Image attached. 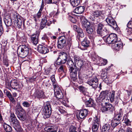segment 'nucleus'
<instances>
[{
	"label": "nucleus",
	"mask_w": 132,
	"mask_h": 132,
	"mask_svg": "<svg viewBox=\"0 0 132 132\" xmlns=\"http://www.w3.org/2000/svg\"><path fill=\"white\" fill-rule=\"evenodd\" d=\"M100 21L99 19H96V21L91 22V23L94 27H97V32L98 34L101 36H105L108 33V31L106 28L103 29L104 25L102 23H99Z\"/></svg>",
	"instance_id": "f257e3e1"
},
{
	"label": "nucleus",
	"mask_w": 132,
	"mask_h": 132,
	"mask_svg": "<svg viewBox=\"0 0 132 132\" xmlns=\"http://www.w3.org/2000/svg\"><path fill=\"white\" fill-rule=\"evenodd\" d=\"M29 52L28 47L25 45L20 46L17 50L18 54L20 57L22 58L26 57L27 55Z\"/></svg>",
	"instance_id": "f03ea898"
},
{
	"label": "nucleus",
	"mask_w": 132,
	"mask_h": 132,
	"mask_svg": "<svg viewBox=\"0 0 132 132\" xmlns=\"http://www.w3.org/2000/svg\"><path fill=\"white\" fill-rule=\"evenodd\" d=\"M42 114L45 119L49 118L51 114V106L50 102H47L42 111Z\"/></svg>",
	"instance_id": "7ed1b4c3"
},
{
	"label": "nucleus",
	"mask_w": 132,
	"mask_h": 132,
	"mask_svg": "<svg viewBox=\"0 0 132 132\" xmlns=\"http://www.w3.org/2000/svg\"><path fill=\"white\" fill-rule=\"evenodd\" d=\"M67 56L66 52H60L59 53L58 57L55 63L58 65L65 63L67 60Z\"/></svg>",
	"instance_id": "20e7f679"
},
{
	"label": "nucleus",
	"mask_w": 132,
	"mask_h": 132,
	"mask_svg": "<svg viewBox=\"0 0 132 132\" xmlns=\"http://www.w3.org/2000/svg\"><path fill=\"white\" fill-rule=\"evenodd\" d=\"M14 109L16 111L17 116L18 118L20 120L24 121L25 119L23 117V115L26 114L25 111L19 104H18L15 107Z\"/></svg>",
	"instance_id": "39448f33"
},
{
	"label": "nucleus",
	"mask_w": 132,
	"mask_h": 132,
	"mask_svg": "<svg viewBox=\"0 0 132 132\" xmlns=\"http://www.w3.org/2000/svg\"><path fill=\"white\" fill-rule=\"evenodd\" d=\"M12 20L15 26L19 28H20L22 24L23 18L18 14H14L12 17Z\"/></svg>",
	"instance_id": "423d86ee"
},
{
	"label": "nucleus",
	"mask_w": 132,
	"mask_h": 132,
	"mask_svg": "<svg viewBox=\"0 0 132 132\" xmlns=\"http://www.w3.org/2000/svg\"><path fill=\"white\" fill-rule=\"evenodd\" d=\"M101 104H102V107L101 108V110L102 112H108L112 113L114 110V107L110 104L105 102V105H104L102 104L103 103L101 102Z\"/></svg>",
	"instance_id": "0eeeda50"
},
{
	"label": "nucleus",
	"mask_w": 132,
	"mask_h": 132,
	"mask_svg": "<svg viewBox=\"0 0 132 132\" xmlns=\"http://www.w3.org/2000/svg\"><path fill=\"white\" fill-rule=\"evenodd\" d=\"M102 14V11H95L93 12L92 15H91L88 17V19L91 22H93L94 21H96V19L97 18H100Z\"/></svg>",
	"instance_id": "6e6552de"
},
{
	"label": "nucleus",
	"mask_w": 132,
	"mask_h": 132,
	"mask_svg": "<svg viewBox=\"0 0 132 132\" xmlns=\"http://www.w3.org/2000/svg\"><path fill=\"white\" fill-rule=\"evenodd\" d=\"M73 58L74 63L76 65L77 64L78 67L80 68V70L84 67V62L79 56L74 55Z\"/></svg>",
	"instance_id": "1a4fd4ad"
},
{
	"label": "nucleus",
	"mask_w": 132,
	"mask_h": 132,
	"mask_svg": "<svg viewBox=\"0 0 132 132\" xmlns=\"http://www.w3.org/2000/svg\"><path fill=\"white\" fill-rule=\"evenodd\" d=\"M110 99L111 102L115 101V103H118L120 99V95L118 93H117L115 91L113 90L110 96Z\"/></svg>",
	"instance_id": "9d476101"
},
{
	"label": "nucleus",
	"mask_w": 132,
	"mask_h": 132,
	"mask_svg": "<svg viewBox=\"0 0 132 132\" xmlns=\"http://www.w3.org/2000/svg\"><path fill=\"white\" fill-rule=\"evenodd\" d=\"M67 38L65 36H62L60 37L58 42L57 47L58 48L62 49L65 47L67 45Z\"/></svg>",
	"instance_id": "9b49d317"
},
{
	"label": "nucleus",
	"mask_w": 132,
	"mask_h": 132,
	"mask_svg": "<svg viewBox=\"0 0 132 132\" xmlns=\"http://www.w3.org/2000/svg\"><path fill=\"white\" fill-rule=\"evenodd\" d=\"M106 21L108 24L113 29H116L117 28V26L116 23L111 15H110L108 16L106 19Z\"/></svg>",
	"instance_id": "f8f14e48"
},
{
	"label": "nucleus",
	"mask_w": 132,
	"mask_h": 132,
	"mask_svg": "<svg viewBox=\"0 0 132 132\" xmlns=\"http://www.w3.org/2000/svg\"><path fill=\"white\" fill-rule=\"evenodd\" d=\"M9 121L10 124L13 127H15L19 126V123L18 121L16 119L14 113H11L9 119Z\"/></svg>",
	"instance_id": "ddd939ff"
},
{
	"label": "nucleus",
	"mask_w": 132,
	"mask_h": 132,
	"mask_svg": "<svg viewBox=\"0 0 132 132\" xmlns=\"http://www.w3.org/2000/svg\"><path fill=\"white\" fill-rule=\"evenodd\" d=\"M117 35L114 33L110 34L106 38V42L109 44H113L117 41Z\"/></svg>",
	"instance_id": "4468645a"
},
{
	"label": "nucleus",
	"mask_w": 132,
	"mask_h": 132,
	"mask_svg": "<svg viewBox=\"0 0 132 132\" xmlns=\"http://www.w3.org/2000/svg\"><path fill=\"white\" fill-rule=\"evenodd\" d=\"M108 94V92L106 91H103L101 92L100 93L99 97L96 99V102H105V100H106V96Z\"/></svg>",
	"instance_id": "2eb2a0df"
},
{
	"label": "nucleus",
	"mask_w": 132,
	"mask_h": 132,
	"mask_svg": "<svg viewBox=\"0 0 132 132\" xmlns=\"http://www.w3.org/2000/svg\"><path fill=\"white\" fill-rule=\"evenodd\" d=\"M88 113V111L87 110L84 109L80 110L78 112L77 116L79 117L81 119H84L87 116Z\"/></svg>",
	"instance_id": "dca6fc26"
},
{
	"label": "nucleus",
	"mask_w": 132,
	"mask_h": 132,
	"mask_svg": "<svg viewBox=\"0 0 132 132\" xmlns=\"http://www.w3.org/2000/svg\"><path fill=\"white\" fill-rule=\"evenodd\" d=\"M87 83L92 86L93 88H95L98 86V79L96 77H94L88 81Z\"/></svg>",
	"instance_id": "f3484780"
},
{
	"label": "nucleus",
	"mask_w": 132,
	"mask_h": 132,
	"mask_svg": "<svg viewBox=\"0 0 132 132\" xmlns=\"http://www.w3.org/2000/svg\"><path fill=\"white\" fill-rule=\"evenodd\" d=\"M52 23V21H51L50 20H47L46 17L45 16L42 19L41 22L40 28L41 29H42L44 28L46 25L49 26Z\"/></svg>",
	"instance_id": "a211bd4d"
},
{
	"label": "nucleus",
	"mask_w": 132,
	"mask_h": 132,
	"mask_svg": "<svg viewBox=\"0 0 132 132\" xmlns=\"http://www.w3.org/2000/svg\"><path fill=\"white\" fill-rule=\"evenodd\" d=\"M39 34V32L37 31L31 36V41L34 45H36L38 42Z\"/></svg>",
	"instance_id": "6ab92c4d"
},
{
	"label": "nucleus",
	"mask_w": 132,
	"mask_h": 132,
	"mask_svg": "<svg viewBox=\"0 0 132 132\" xmlns=\"http://www.w3.org/2000/svg\"><path fill=\"white\" fill-rule=\"evenodd\" d=\"M55 94L56 97L58 99H61L63 97V95L59 87L54 88Z\"/></svg>",
	"instance_id": "aec40b11"
},
{
	"label": "nucleus",
	"mask_w": 132,
	"mask_h": 132,
	"mask_svg": "<svg viewBox=\"0 0 132 132\" xmlns=\"http://www.w3.org/2000/svg\"><path fill=\"white\" fill-rule=\"evenodd\" d=\"M38 52L42 54H45L49 52L48 49L44 46L40 45L37 49Z\"/></svg>",
	"instance_id": "412c9836"
},
{
	"label": "nucleus",
	"mask_w": 132,
	"mask_h": 132,
	"mask_svg": "<svg viewBox=\"0 0 132 132\" xmlns=\"http://www.w3.org/2000/svg\"><path fill=\"white\" fill-rule=\"evenodd\" d=\"M76 68H72V69H69V71L70 72V76L72 78H75L77 76V71H78L80 69V68L78 67H77Z\"/></svg>",
	"instance_id": "4be33fe9"
},
{
	"label": "nucleus",
	"mask_w": 132,
	"mask_h": 132,
	"mask_svg": "<svg viewBox=\"0 0 132 132\" xmlns=\"http://www.w3.org/2000/svg\"><path fill=\"white\" fill-rule=\"evenodd\" d=\"M34 96L36 98L39 99L44 98L45 95L43 92L41 90H37L34 93Z\"/></svg>",
	"instance_id": "5701e85b"
},
{
	"label": "nucleus",
	"mask_w": 132,
	"mask_h": 132,
	"mask_svg": "<svg viewBox=\"0 0 132 132\" xmlns=\"http://www.w3.org/2000/svg\"><path fill=\"white\" fill-rule=\"evenodd\" d=\"M112 46L117 50H119V49L122 47V44L121 41H117L113 44Z\"/></svg>",
	"instance_id": "b1692460"
},
{
	"label": "nucleus",
	"mask_w": 132,
	"mask_h": 132,
	"mask_svg": "<svg viewBox=\"0 0 132 132\" xmlns=\"http://www.w3.org/2000/svg\"><path fill=\"white\" fill-rule=\"evenodd\" d=\"M120 119L114 117L112 120L111 125L112 127L114 128L120 124Z\"/></svg>",
	"instance_id": "393cba45"
},
{
	"label": "nucleus",
	"mask_w": 132,
	"mask_h": 132,
	"mask_svg": "<svg viewBox=\"0 0 132 132\" xmlns=\"http://www.w3.org/2000/svg\"><path fill=\"white\" fill-rule=\"evenodd\" d=\"M11 85L12 88L14 89H17L19 88V83L18 81L15 80H12L11 81Z\"/></svg>",
	"instance_id": "a878e982"
},
{
	"label": "nucleus",
	"mask_w": 132,
	"mask_h": 132,
	"mask_svg": "<svg viewBox=\"0 0 132 132\" xmlns=\"http://www.w3.org/2000/svg\"><path fill=\"white\" fill-rule=\"evenodd\" d=\"M85 7L84 6H80L76 7L73 11L74 13L77 14L82 13L84 10Z\"/></svg>",
	"instance_id": "bb28decb"
},
{
	"label": "nucleus",
	"mask_w": 132,
	"mask_h": 132,
	"mask_svg": "<svg viewBox=\"0 0 132 132\" xmlns=\"http://www.w3.org/2000/svg\"><path fill=\"white\" fill-rule=\"evenodd\" d=\"M82 27L84 29H86L88 27L90 26V23L85 19H83L82 21Z\"/></svg>",
	"instance_id": "cd10ccee"
},
{
	"label": "nucleus",
	"mask_w": 132,
	"mask_h": 132,
	"mask_svg": "<svg viewBox=\"0 0 132 132\" xmlns=\"http://www.w3.org/2000/svg\"><path fill=\"white\" fill-rule=\"evenodd\" d=\"M4 21L6 26L8 27L11 26L12 23V19L10 16L6 17Z\"/></svg>",
	"instance_id": "c85d7f7f"
},
{
	"label": "nucleus",
	"mask_w": 132,
	"mask_h": 132,
	"mask_svg": "<svg viewBox=\"0 0 132 132\" xmlns=\"http://www.w3.org/2000/svg\"><path fill=\"white\" fill-rule=\"evenodd\" d=\"M4 93L5 94L6 96L9 97L10 100L12 102L15 101L14 98L13 97L11 93L7 90L5 89L4 90Z\"/></svg>",
	"instance_id": "c756f323"
},
{
	"label": "nucleus",
	"mask_w": 132,
	"mask_h": 132,
	"mask_svg": "<svg viewBox=\"0 0 132 132\" xmlns=\"http://www.w3.org/2000/svg\"><path fill=\"white\" fill-rule=\"evenodd\" d=\"M78 88L80 91L84 95H88V94L87 92V88L82 86H80L78 87Z\"/></svg>",
	"instance_id": "7c9ffc66"
},
{
	"label": "nucleus",
	"mask_w": 132,
	"mask_h": 132,
	"mask_svg": "<svg viewBox=\"0 0 132 132\" xmlns=\"http://www.w3.org/2000/svg\"><path fill=\"white\" fill-rule=\"evenodd\" d=\"M110 126L108 123H106L103 126L102 131L103 132H109Z\"/></svg>",
	"instance_id": "2f4dec72"
},
{
	"label": "nucleus",
	"mask_w": 132,
	"mask_h": 132,
	"mask_svg": "<svg viewBox=\"0 0 132 132\" xmlns=\"http://www.w3.org/2000/svg\"><path fill=\"white\" fill-rule=\"evenodd\" d=\"M81 44L82 46L84 47H88L89 45L90 42L86 38H85L81 42Z\"/></svg>",
	"instance_id": "473e14b6"
},
{
	"label": "nucleus",
	"mask_w": 132,
	"mask_h": 132,
	"mask_svg": "<svg viewBox=\"0 0 132 132\" xmlns=\"http://www.w3.org/2000/svg\"><path fill=\"white\" fill-rule=\"evenodd\" d=\"M85 102L86 106L88 107H92L94 104L93 100L91 98L86 101Z\"/></svg>",
	"instance_id": "72a5a7b5"
},
{
	"label": "nucleus",
	"mask_w": 132,
	"mask_h": 132,
	"mask_svg": "<svg viewBox=\"0 0 132 132\" xmlns=\"http://www.w3.org/2000/svg\"><path fill=\"white\" fill-rule=\"evenodd\" d=\"M51 80L52 82L53 85L54 87V88L56 87H59L56 81L54 75H53L51 77Z\"/></svg>",
	"instance_id": "f704fd0d"
},
{
	"label": "nucleus",
	"mask_w": 132,
	"mask_h": 132,
	"mask_svg": "<svg viewBox=\"0 0 132 132\" xmlns=\"http://www.w3.org/2000/svg\"><path fill=\"white\" fill-rule=\"evenodd\" d=\"M70 2L73 6H76L79 4L80 0H70Z\"/></svg>",
	"instance_id": "c9c22d12"
},
{
	"label": "nucleus",
	"mask_w": 132,
	"mask_h": 132,
	"mask_svg": "<svg viewBox=\"0 0 132 132\" xmlns=\"http://www.w3.org/2000/svg\"><path fill=\"white\" fill-rule=\"evenodd\" d=\"M113 81V80H112V77H108L107 78L104 80V81L108 85L112 83Z\"/></svg>",
	"instance_id": "e433bc0d"
},
{
	"label": "nucleus",
	"mask_w": 132,
	"mask_h": 132,
	"mask_svg": "<svg viewBox=\"0 0 132 132\" xmlns=\"http://www.w3.org/2000/svg\"><path fill=\"white\" fill-rule=\"evenodd\" d=\"M42 10H39L38 12L36 15H35L34 16V18L36 22L40 18L41 15V13Z\"/></svg>",
	"instance_id": "4c0bfd02"
},
{
	"label": "nucleus",
	"mask_w": 132,
	"mask_h": 132,
	"mask_svg": "<svg viewBox=\"0 0 132 132\" xmlns=\"http://www.w3.org/2000/svg\"><path fill=\"white\" fill-rule=\"evenodd\" d=\"M67 63L69 66V69L73 68V66L74 65V63L72 60H68L67 61Z\"/></svg>",
	"instance_id": "58836bf2"
},
{
	"label": "nucleus",
	"mask_w": 132,
	"mask_h": 132,
	"mask_svg": "<svg viewBox=\"0 0 132 132\" xmlns=\"http://www.w3.org/2000/svg\"><path fill=\"white\" fill-rule=\"evenodd\" d=\"M99 125L97 123H96V124L92 123V129L93 132H95L97 131Z\"/></svg>",
	"instance_id": "ea45409f"
},
{
	"label": "nucleus",
	"mask_w": 132,
	"mask_h": 132,
	"mask_svg": "<svg viewBox=\"0 0 132 132\" xmlns=\"http://www.w3.org/2000/svg\"><path fill=\"white\" fill-rule=\"evenodd\" d=\"M4 128L5 130L7 132H11L12 131V129L11 127L9 125L7 124H5L4 125Z\"/></svg>",
	"instance_id": "a19ab883"
},
{
	"label": "nucleus",
	"mask_w": 132,
	"mask_h": 132,
	"mask_svg": "<svg viewBox=\"0 0 132 132\" xmlns=\"http://www.w3.org/2000/svg\"><path fill=\"white\" fill-rule=\"evenodd\" d=\"M54 127H45L44 130L47 132H53L54 130Z\"/></svg>",
	"instance_id": "79ce46f5"
},
{
	"label": "nucleus",
	"mask_w": 132,
	"mask_h": 132,
	"mask_svg": "<svg viewBox=\"0 0 132 132\" xmlns=\"http://www.w3.org/2000/svg\"><path fill=\"white\" fill-rule=\"evenodd\" d=\"M72 45V42L71 40V37L68 38L67 42V45L69 48H70Z\"/></svg>",
	"instance_id": "37998d69"
},
{
	"label": "nucleus",
	"mask_w": 132,
	"mask_h": 132,
	"mask_svg": "<svg viewBox=\"0 0 132 132\" xmlns=\"http://www.w3.org/2000/svg\"><path fill=\"white\" fill-rule=\"evenodd\" d=\"M77 32L79 36L81 37H83L84 36V34L83 33L82 30L80 28H78V29L76 31Z\"/></svg>",
	"instance_id": "c03bdc74"
},
{
	"label": "nucleus",
	"mask_w": 132,
	"mask_h": 132,
	"mask_svg": "<svg viewBox=\"0 0 132 132\" xmlns=\"http://www.w3.org/2000/svg\"><path fill=\"white\" fill-rule=\"evenodd\" d=\"M93 123H97L99 124L100 123V119L97 117L96 116L93 119Z\"/></svg>",
	"instance_id": "a18cd8bd"
},
{
	"label": "nucleus",
	"mask_w": 132,
	"mask_h": 132,
	"mask_svg": "<svg viewBox=\"0 0 132 132\" xmlns=\"http://www.w3.org/2000/svg\"><path fill=\"white\" fill-rule=\"evenodd\" d=\"M122 109H121L120 110V111L119 112V113L117 114L116 116V117L118 118V119H120V120L121 119L123 116V112L121 111Z\"/></svg>",
	"instance_id": "49530a36"
},
{
	"label": "nucleus",
	"mask_w": 132,
	"mask_h": 132,
	"mask_svg": "<svg viewBox=\"0 0 132 132\" xmlns=\"http://www.w3.org/2000/svg\"><path fill=\"white\" fill-rule=\"evenodd\" d=\"M65 66L64 65H61L58 69V70L59 72H65Z\"/></svg>",
	"instance_id": "de8ad7c7"
},
{
	"label": "nucleus",
	"mask_w": 132,
	"mask_h": 132,
	"mask_svg": "<svg viewBox=\"0 0 132 132\" xmlns=\"http://www.w3.org/2000/svg\"><path fill=\"white\" fill-rule=\"evenodd\" d=\"M3 63L4 65L7 67L9 65L8 61L6 57H4L3 60Z\"/></svg>",
	"instance_id": "09e8293b"
},
{
	"label": "nucleus",
	"mask_w": 132,
	"mask_h": 132,
	"mask_svg": "<svg viewBox=\"0 0 132 132\" xmlns=\"http://www.w3.org/2000/svg\"><path fill=\"white\" fill-rule=\"evenodd\" d=\"M125 124L127 126H130L131 125V121L128 119L127 118L125 119Z\"/></svg>",
	"instance_id": "8fccbe9b"
},
{
	"label": "nucleus",
	"mask_w": 132,
	"mask_h": 132,
	"mask_svg": "<svg viewBox=\"0 0 132 132\" xmlns=\"http://www.w3.org/2000/svg\"><path fill=\"white\" fill-rule=\"evenodd\" d=\"M24 35L22 32H17L16 35V37L17 38L20 39L22 38L24 36Z\"/></svg>",
	"instance_id": "3c124183"
},
{
	"label": "nucleus",
	"mask_w": 132,
	"mask_h": 132,
	"mask_svg": "<svg viewBox=\"0 0 132 132\" xmlns=\"http://www.w3.org/2000/svg\"><path fill=\"white\" fill-rule=\"evenodd\" d=\"M101 76L103 81L108 77L107 76V73L104 72H102L101 74Z\"/></svg>",
	"instance_id": "603ef678"
},
{
	"label": "nucleus",
	"mask_w": 132,
	"mask_h": 132,
	"mask_svg": "<svg viewBox=\"0 0 132 132\" xmlns=\"http://www.w3.org/2000/svg\"><path fill=\"white\" fill-rule=\"evenodd\" d=\"M86 31L89 34H91L93 32V30L92 28L90 27H88L86 29Z\"/></svg>",
	"instance_id": "864d4df0"
},
{
	"label": "nucleus",
	"mask_w": 132,
	"mask_h": 132,
	"mask_svg": "<svg viewBox=\"0 0 132 132\" xmlns=\"http://www.w3.org/2000/svg\"><path fill=\"white\" fill-rule=\"evenodd\" d=\"M49 80L48 79L45 80L43 81V83L45 86L46 87L49 86L50 85V84L49 82Z\"/></svg>",
	"instance_id": "5fc2aeb1"
},
{
	"label": "nucleus",
	"mask_w": 132,
	"mask_h": 132,
	"mask_svg": "<svg viewBox=\"0 0 132 132\" xmlns=\"http://www.w3.org/2000/svg\"><path fill=\"white\" fill-rule=\"evenodd\" d=\"M84 96L82 98L83 100L85 101L86 102V101L88 100V99H90V98L89 96V95H84Z\"/></svg>",
	"instance_id": "6e6d98bb"
},
{
	"label": "nucleus",
	"mask_w": 132,
	"mask_h": 132,
	"mask_svg": "<svg viewBox=\"0 0 132 132\" xmlns=\"http://www.w3.org/2000/svg\"><path fill=\"white\" fill-rule=\"evenodd\" d=\"M23 105L25 107H28L29 106L30 104L28 102L26 101L22 103Z\"/></svg>",
	"instance_id": "4d7b16f0"
},
{
	"label": "nucleus",
	"mask_w": 132,
	"mask_h": 132,
	"mask_svg": "<svg viewBox=\"0 0 132 132\" xmlns=\"http://www.w3.org/2000/svg\"><path fill=\"white\" fill-rule=\"evenodd\" d=\"M6 87L9 89H10V88L11 87V82L10 83L9 82H6L5 84Z\"/></svg>",
	"instance_id": "13d9d810"
},
{
	"label": "nucleus",
	"mask_w": 132,
	"mask_h": 132,
	"mask_svg": "<svg viewBox=\"0 0 132 132\" xmlns=\"http://www.w3.org/2000/svg\"><path fill=\"white\" fill-rule=\"evenodd\" d=\"M76 128L73 126H71L70 127L69 130L70 132H77L76 131Z\"/></svg>",
	"instance_id": "bf43d9fd"
},
{
	"label": "nucleus",
	"mask_w": 132,
	"mask_h": 132,
	"mask_svg": "<svg viewBox=\"0 0 132 132\" xmlns=\"http://www.w3.org/2000/svg\"><path fill=\"white\" fill-rule=\"evenodd\" d=\"M107 62V61L106 60L102 59V61H101V65H105Z\"/></svg>",
	"instance_id": "052dcab7"
},
{
	"label": "nucleus",
	"mask_w": 132,
	"mask_h": 132,
	"mask_svg": "<svg viewBox=\"0 0 132 132\" xmlns=\"http://www.w3.org/2000/svg\"><path fill=\"white\" fill-rule=\"evenodd\" d=\"M69 19L71 22L73 23H75L76 22V20L75 18L71 16H70Z\"/></svg>",
	"instance_id": "680f3d73"
},
{
	"label": "nucleus",
	"mask_w": 132,
	"mask_h": 132,
	"mask_svg": "<svg viewBox=\"0 0 132 132\" xmlns=\"http://www.w3.org/2000/svg\"><path fill=\"white\" fill-rule=\"evenodd\" d=\"M127 34L128 35L132 34V28H129L127 31Z\"/></svg>",
	"instance_id": "e2e57ef3"
},
{
	"label": "nucleus",
	"mask_w": 132,
	"mask_h": 132,
	"mask_svg": "<svg viewBox=\"0 0 132 132\" xmlns=\"http://www.w3.org/2000/svg\"><path fill=\"white\" fill-rule=\"evenodd\" d=\"M58 111L61 113L64 114L66 112V111L64 109H62L61 108H59L58 109Z\"/></svg>",
	"instance_id": "0e129e2a"
},
{
	"label": "nucleus",
	"mask_w": 132,
	"mask_h": 132,
	"mask_svg": "<svg viewBox=\"0 0 132 132\" xmlns=\"http://www.w3.org/2000/svg\"><path fill=\"white\" fill-rule=\"evenodd\" d=\"M127 26L129 28H132V21H130L128 22Z\"/></svg>",
	"instance_id": "69168bd1"
},
{
	"label": "nucleus",
	"mask_w": 132,
	"mask_h": 132,
	"mask_svg": "<svg viewBox=\"0 0 132 132\" xmlns=\"http://www.w3.org/2000/svg\"><path fill=\"white\" fill-rule=\"evenodd\" d=\"M36 79V77H34L31 78H30L29 79V81L31 82H32L35 81Z\"/></svg>",
	"instance_id": "338daca9"
},
{
	"label": "nucleus",
	"mask_w": 132,
	"mask_h": 132,
	"mask_svg": "<svg viewBox=\"0 0 132 132\" xmlns=\"http://www.w3.org/2000/svg\"><path fill=\"white\" fill-rule=\"evenodd\" d=\"M94 8L95 9H98L100 8V6L98 4H95L94 6Z\"/></svg>",
	"instance_id": "774afa93"
}]
</instances>
